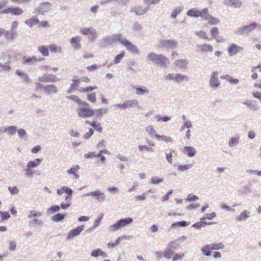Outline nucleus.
<instances>
[{"mask_svg": "<svg viewBox=\"0 0 261 261\" xmlns=\"http://www.w3.org/2000/svg\"><path fill=\"white\" fill-rule=\"evenodd\" d=\"M25 23L29 27H32L33 25L38 24L39 20L37 18L32 17L27 19Z\"/></svg>", "mask_w": 261, "mask_h": 261, "instance_id": "bb28decb", "label": "nucleus"}, {"mask_svg": "<svg viewBox=\"0 0 261 261\" xmlns=\"http://www.w3.org/2000/svg\"><path fill=\"white\" fill-rule=\"evenodd\" d=\"M84 156L86 159H92L98 157L99 155H98V154H97L95 152L92 151L85 154Z\"/></svg>", "mask_w": 261, "mask_h": 261, "instance_id": "864d4df0", "label": "nucleus"}, {"mask_svg": "<svg viewBox=\"0 0 261 261\" xmlns=\"http://www.w3.org/2000/svg\"><path fill=\"white\" fill-rule=\"evenodd\" d=\"M222 79H225L232 84H237L239 83V80L235 79L228 75H224L221 77Z\"/></svg>", "mask_w": 261, "mask_h": 261, "instance_id": "f704fd0d", "label": "nucleus"}, {"mask_svg": "<svg viewBox=\"0 0 261 261\" xmlns=\"http://www.w3.org/2000/svg\"><path fill=\"white\" fill-rule=\"evenodd\" d=\"M64 215L62 214L59 213V214L54 216L52 217L51 219L53 221H54L55 222H58V221H62V220L64 219Z\"/></svg>", "mask_w": 261, "mask_h": 261, "instance_id": "de8ad7c7", "label": "nucleus"}, {"mask_svg": "<svg viewBox=\"0 0 261 261\" xmlns=\"http://www.w3.org/2000/svg\"><path fill=\"white\" fill-rule=\"evenodd\" d=\"M70 43L72 45V46L75 49H79L81 48V46L80 44V41H81V37L76 36L74 37H72L70 39Z\"/></svg>", "mask_w": 261, "mask_h": 261, "instance_id": "2eb2a0df", "label": "nucleus"}, {"mask_svg": "<svg viewBox=\"0 0 261 261\" xmlns=\"http://www.w3.org/2000/svg\"><path fill=\"white\" fill-rule=\"evenodd\" d=\"M246 106L252 110H256L257 109V106L252 103L251 100H248L243 102Z\"/></svg>", "mask_w": 261, "mask_h": 261, "instance_id": "c03bdc74", "label": "nucleus"}, {"mask_svg": "<svg viewBox=\"0 0 261 261\" xmlns=\"http://www.w3.org/2000/svg\"><path fill=\"white\" fill-rule=\"evenodd\" d=\"M239 141V138H231L229 141V146H232L234 144L238 143Z\"/></svg>", "mask_w": 261, "mask_h": 261, "instance_id": "338daca9", "label": "nucleus"}, {"mask_svg": "<svg viewBox=\"0 0 261 261\" xmlns=\"http://www.w3.org/2000/svg\"><path fill=\"white\" fill-rule=\"evenodd\" d=\"M192 167V164H186V165H179L177 167V169L181 171H184L185 170H187L188 169H189Z\"/></svg>", "mask_w": 261, "mask_h": 261, "instance_id": "5fc2aeb1", "label": "nucleus"}, {"mask_svg": "<svg viewBox=\"0 0 261 261\" xmlns=\"http://www.w3.org/2000/svg\"><path fill=\"white\" fill-rule=\"evenodd\" d=\"M217 76L218 72H214L210 81V84L212 87L217 88L219 86L220 82H219Z\"/></svg>", "mask_w": 261, "mask_h": 261, "instance_id": "ddd939ff", "label": "nucleus"}, {"mask_svg": "<svg viewBox=\"0 0 261 261\" xmlns=\"http://www.w3.org/2000/svg\"><path fill=\"white\" fill-rule=\"evenodd\" d=\"M115 40L120 42L121 44L125 46L126 49L134 54L139 53L138 48L128 40L126 39H122L121 35H117L115 37Z\"/></svg>", "mask_w": 261, "mask_h": 261, "instance_id": "f03ea898", "label": "nucleus"}, {"mask_svg": "<svg viewBox=\"0 0 261 261\" xmlns=\"http://www.w3.org/2000/svg\"><path fill=\"white\" fill-rule=\"evenodd\" d=\"M210 245L212 250H220L224 247V245L222 243L212 244Z\"/></svg>", "mask_w": 261, "mask_h": 261, "instance_id": "79ce46f5", "label": "nucleus"}, {"mask_svg": "<svg viewBox=\"0 0 261 261\" xmlns=\"http://www.w3.org/2000/svg\"><path fill=\"white\" fill-rule=\"evenodd\" d=\"M204 13L203 10L202 11H199L196 9H193L189 10L187 12V15L191 17H201L203 18L204 16Z\"/></svg>", "mask_w": 261, "mask_h": 261, "instance_id": "a211bd4d", "label": "nucleus"}, {"mask_svg": "<svg viewBox=\"0 0 261 261\" xmlns=\"http://www.w3.org/2000/svg\"><path fill=\"white\" fill-rule=\"evenodd\" d=\"M87 98L88 101L92 103H95L96 101V96L95 93H91L87 94Z\"/></svg>", "mask_w": 261, "mask_h": 261, "instance_id": "a18cd8bd", "label": "nucleus"}, {"mask_svg": "<svg viewBox=\"0 0 261 261\" xmlns=\"http://www.w3.org/2000/svg\"><path fill=\"white\" fill-rule=\"evenodd\" d=\"M138 102L137 100H128L124 102L122 104H118L116 105L117 108L122 109H126L127 108H133L136 106H138Z\"/></svg>", "mask_w": 261, "mask_h": 261, "instance_id": "0eeeda50", "label": "nucleus"}, {"mask_svg": "<svg viewBox=\"0 0 261 261\" xmlns=\"http://www.w3.org/2000/svg\"><path fill=\"white\" fill-rule=\"evenodd\" d=\"M177 45V42L175 40H163L160 42V47L167 48H174Z\"/></svg>", "mask_w": 261, "mask_h": 261, "instance_id": "9b49d317", "label": "nucleus"}, {"mask_svg": "<svg viewBox=\"0 0 261 261\" xmlns=\"http://www.w3.org/2000/svg\"><path fill=\"white\" fill-rule=\"evenodd\" d=\"M125 55L124 51H121V53L116 56L114 59V62L115 64H118L122 59Z\"/></svg>", "mask_w": 261, "mask_h": 261, "instance_id": "6e6d98bb", "label": "nucleus"}, {"mask_svg": "<svg viewBox=\"0 0 261 261\" xmlns=\"http://www.w3.org/2000/svg\"><path fill=\"white\" fill-rule=\"evenodd\" d=\"M80 79H73L72 80V83L71 84V86L68 90V92L71 93L73 91L75 90L77 87H78L80 84Z\"/></svg>", "mask_w": 261, "mask_h": 261, "instance_id": "393cba45", "label": "nucleus"}, {"mask_svg": "<svg viewBox=\"0 0 261 261\" xmlns=\"http://www.w3.org/2000/svg\"><path fill=\"white\" fill-rule=\"evenodd\" d=\"M68 99H71L74 101L76 102L79 105H82L83 106H88V103L84 101H82L80 98H79L77 96L72 95L68 97Z\"/></svg>", "mask_w": 261, "mask_h": 261, "instance_id": "a878e982", "label": "nucleus"}, {"mask_svg": "<svg viewBox=\"0 0 261 261\" xmlns=\"http://www.w3.org/2000/svg\"><path fill=\"white\" fill-rule=\"evenodd\" d=\"M78 115L83 118L93 116L95 114L94 110L88 108H81L77 110Z\"/></svg>", "mask_w": 261, "mask_h": 261, "instance_id": "20e7f679", "label": "nucleus"}, {"mask_svg": "<svg viewBox=\"0 0 261 261\" xmlns=\"http://www.w3.org/2000/svg\"><path fill=\"white\" fill-rule=\"evenodd\" d=\"M38 61V60L35 57H32L30 58H26L24 57L22 60V63L23 64L33 63Z\"/></svg>", "mask_w": 261, "mask_h": 261, "instance_id": "2f4dec72", "label": "nucleus"}, {"mask_svg": "<svg viewBox=\"0 0 261 261\" xmlns=\"http://www.w3.org/2000/svg\"><path fill=\"white\" fill-rule=\"evenodd\" d=\"M250 214V212H247L246 211H243L241 213V214L238 216L236 219L238 221H242L246 218H247L249 217V215Z\"/></svg>", "mask_w": 261, "mask_h": 261, "instance_id": "c9c22d12", "label": "nucleus"}, {"mask_svg": "<svg viewBox=\"0 0 261 261\" xmlns=\"http://www.w3.org/2000/svg\"><path fill=\"white\" fill-rule=\"evenodd\" d=\"M242 47L237 45L235 44H231L228 48V51L230 55L233 56L242 50Z\"/></svg>", "mask_w": 261, "mask_h": 261, "instance_id": "dca6fc26", "label": "nucleus"}, {"mask_svg": "<svg viewBox=\"0 0 261 261\" xmlns=\"http://www.w3.org/2000/svg\"><path fill=\"white\" fill-rule=\"evenodd\" d=\"M97 87L96 86H89L85 88H82L79 90L81 93H89L93 90H96Z\"/></svg>", "mask_w": 261, "mask_h": 261, "instance_id": "a19ab883", "label": "nucleus"}, {"mask_svg": "<svg viewBox=\"0 0 261 261\" xmlns=\"http://www.w3.org/2000/svg\"><path fill=\"white\" fill-rule=\"evenodd\" d=\"M84 226L83 225H81L77 227L76 228L71 230L68 233L66 239L67 240H71L73 239L74 237L77 236L79 235L81 232L84 230Z\"/></svg>", "mask_w": 261, "mask_h": 261, "instance_id": "9d476101", "label": "nucleus"}, {"mask_svg": "<svg viewBox=\"0 0 261 261\" xmlns=\"http://www.w3.org/2000/svg\"><path fill=\"white\" fill-rule=\"evenodd\" d=\"M121 240V237H119L117 238L116 241L114 243H109L108 244V247L109 248H113L116 247L117 245H118L119 243L120 242V241Z\"/></svg>", "mask_w": 261, "mask_h": 261, "instance_id": "4d7b16f0", "label": "nucleus"}, {"mask_svg": "<svg viewBox=\"0 0 261 261\" xmlns=\"http://www.w3.org/2000/svg\"><path fill=\"white\" fill-rule=\"evenodd\" d=\"M60 209V207L58 205H53L51 206L48 209V212H50L51 213H55L58 212Z\"/></svg>", "mask_w": 261, "mask_h": 261, "instance_id": "69168bd1", "label": "nucleus"}, {"mask_svg": "<svg viewBox=\"0 0 261 261\" xmlns=\"http://www.w3.org/2000/svg\"><path fill=\"white\" fill-rule=\"evenodd\" d=\"M199 48L202 53H211L213 51V46L209 44L200 45Z\"/></svg>", "mask_w": 261, "mask_h": 261, "instance_id": "6ab92c4d", "label": "nucleus"}, {"mask_svg": "<svg viewBox=\"0 0 261 261\" xmlns=\"http://www.w3.org/2000/svg\"><path fill=\"white\" fill-rule=\"evenodd\" d=\"M42 162V159H37L33 161H30L27 164V167L34 168L36 167Z\"/></svg>", "mask_w": 261, "mask_h": 261, "instance_id": "473e14b6", "label": "nucleus"}, {"mask_svg": "<svg viewBox=\"0 0 261 261\" xmlns=\"http://www.w3.org/2000/svg\"><path fill=\"white\" fill-rule=\"evenodd\" d=\"M133 222L132 218H126L122 219L112 225L110 227L111 231H116L122 227H124Z\"/></svg>", "mask_w": 261, "mask_h": 261, "instance_id": "7ed1b4c3", "label": "nucleus"}, {"mask_svg": "<svg viewBox=\"0 0 261 261\" xmlns=\"http://www.w3.org/2000/svg\"><path fill=\"white\" fill-rule=\"evenodd\" d=\"M227 6L239 8L241 6V2L240 0H228L226 2Z\"/></svg>", "mask_w": 261, "mask_h": 261, "instance_id": "4be33fe9", "label": "nucleus"}, {"mask_svg": "<svg viewBox=\"0 0 261 261\" xmlns=\"http://www.w3.org/2000/svg\"><path fill=\"white\" fill-rule=\"evenodd\" d=\"M147 10L141 6H136L132 9L131 12L135 13L137 15H141L145 13Z\"/></svg>", "mask_w": 261, "mask_h": 261, "instance_id": "aec40b11", "label": "nucleus"}, {"mask_svg": "<svg viewBox=\"0 0 261 261\" xmlns=\"http://www.w3.org/2000/svg\"><path fill=\"white\" fill-rule=\"evenodd\" d=\"M188 225V223L185 221H182L178 222H175L172 224V227L180 226V227H185Z\"/></svg>", "mask_w": 261, "mask_h": 261, "instance_id": "3c124183", "label": "nucleus"}, {"mask_svg": "<svg viewBox=\"0 0 261 261\" xmlns=\"http://www.w3.org/2000/svg\"><path fill=\"white\" fill-rule=\"evenodd\" d=\"M1 70L3 71H10L11 69L10 62H6L4 64L0 63Z\"/></svg>", "mask_w": 261, "mask_h": 261, "instance_id": "49530a36", "label": "nucleus"}, {"mask_svg": "<svg viewBox=\"0 0 261 261\" xmlns=\"http://www.w3.org/2000/svg\"><path fill=\"white\" fill-rule=\"evenodd\" d=\"M87 123H88L90 125H91L94 129L99 133H101L102 130V127L101 126V124L100 123L98 122L97 121H93L91 122L89 121H87Z\"/></svg>", "mask_w": 261, "mask_h": 261, "instance_id": "b1692460", "label": "nucleus"}, {"mask_svg": "<svg viewBox=\"0 0 261 261\" xmlns=\"http://www.w3.org/2000/svg\"><path fill=\"white\" fill-rule=\"evenodd\" d=\"M149 60L158 65L165 67L168 63V59L162 54H156L154 53L149 54L148 56Z\"/></svg>", "mask_w": 261, "mask_h": 261, "instance_id": "f257e3e1", "label": "nucleus"}, {"mask_svg": "<svg viewBox=\"0 0 261 261\" xmlns=\"http://www.w3.org/2000/svg\"><path fill=\"white\" fill-rule=\"evenodd\" d=\"M39 52L44 56L47 57L49 55L48 48L45 46H40L38 48Z\"/></svg>", "mask_w": 261, "mask_h": 261, "instance_id": "e433bc0d", "label": "nucleus"}, {"mask_svg": "<svg viewBox=\"0 0 261 261\" xmlns=\"http://www.w3.org/2000/svg\"><path fill=\"white\" fill-rule=\"evenodd\" d=\"M146 132L149 134L150 136L155 135L156 132L153 128L152 126H148L146 128Z\"/></svg>", "mask_w": 261, "mask_h": 261, "instance_id": "bf43d9fd", "label": "nucleus"}, {"mask_svg": "<svg viewBox=\"0 0 261 261\" xmlns=\"http://www.w3.org/2000/svg\"><path fill=\"white\" fill-rule=\"evenodd\" d=\"M39 80L42 82H54L56 81V77L54 76L44 75L40 77Z\"/></svg>", "mask_w": 261, "mask_h": 261, "instance_id": "7c9ffc66", "label": "nucleus"}, {"mask_svg": "<svg viewBox=\"0 0 261 261\" xmlns=\"http://www.w3.org/2000/svg\"><path fill=\"white\" fill-rule=\"evenodd\" d=\"M164 181L163 178H159L158 177H153L151 178L150 183L153 185H157L162 182Z\"/></svg>", "mask_w": 261, "mask_h": 261, "instance_id": "09e8293b", "label": "nucleus"}, {"mask_svg": "<svg viewBox=\"0 0 261 261\" xmlns=\"http://www.w3.org/2000/svg\"><path fill=\"white\" fill-rule=\"evenodd\" d=\"M197 35H198L200 38L204 39H207V36L205 32L203 31H200L196 33Z\"/></svg>", "mask_w": 261, "mask_h": 261, "instance_id": "0e129e2a", "label": "nucleus"}, {"mask_svg": "<svg viewBox=\"0 0 261 261\" xmlns=\"http://www.w3.org/2000/svg\"><path fill=\"white\" fill-rule=\"evenodd\" d=\"M49 49L51 53H58L62 51V48L59 46H57L56 45L51 44L49 46Z\"/></svg>", "mask_w": 261, "mask_h": 261, "instance_id": "4c0bfd02", "label": "nucleus"}, {"mask_svg": "<svg viewBox=\"0 0 261 261\" xmlns=\"http://www.w3.org/2000/svg\"><path fill=\"white\" fill-rule=\"evenodd\" d=\"M81 33L84 35H87L91 40H93L96 37L95 30L92 28H84L81 29Z\"/></svg>", "mask_w": 261, "mask_h": 261, "instance_id": "6e6552de", "label": "nucleus"}, {"mask_svg": "<svg viewBox=\"0 0 261 261\" xmlns=\"http://www.w3.org/2000/svg\"><path fill=\"white\" fill-rule=\"evenodd\" d=\"M6 39L8 40H13L15 38V36L16 33L15 30H10V31H5L4 34Z\"/></svg>", "mask_w": 261, "mask_h": 261, "instance_id": "5701e85b", "label": "nucleus"}, {"mask_svg": "<svg viewBox=\"0 0 261 261\" xmlns=\"http://www.w3.org/2000/svg\"><path fill=\"white\" fill-rule=\"evenodd\" d=\"M80 167L79 165H75L72 167L70 169L68 170L67 173L70 174L74 175L76 178H79V176L76 174V172L79 170Z\"/></svg>", "mask_w": 261, "mask_h": 261, "instance_id": "72a5a7b5", "label": "nucleus"}, {"mask_svg": "<svg viewBox=\"0 0 261 261\" xmlns=\"http://www.w3.org/2000/svg\"><path fill=\"white\" fill-rule=\"evenodd\" d=\"M203 12L204 14L203 18L204 20H207L209 24L211 25H214L217 24L219 22V20L218 18L213 17L208 14L207 9H203Z\"/></svg>", "mask_w": 261, "mask_h": 261, "instance_id": "1a4fd4ad", "label": "nucleus"}, {"mask_svg": "<svg viewBox=\"0 0 261 261\" xmlns=\"http://www.w3.org/2000/svg\"><path fill=\"white\" fill-rule=\"evenodd\" d=\"M0 215L2 220H5L10 217V215L8 212H0Z\"/></svg>", "mask_w": 261, "mask_h": 261, "instance_id": "13d9d810", "label": "nucleus"}, {"mask_svg": "<svg viewBox=\"0 0 261 261\" xmlns=\"http://www.w3.org/2000/svg\"><path fill=\"white\" fill-rule=\"evenodd\" d=\"M181 11L180 8H176L174 10L173 12L171 14V16L173 18H175L178 14H179Z\"/></svg>", "mask_w": 261, "mask_h": 261, "instance_id": "774afa93", "label": "nucleus"}, {"mask_svg": "<svg viewBox=\"0 0 261 261\" xmlns=\"http://www.w3.org/2000/svg\"><path fill=\"white\" fill-rule=\"evenodd\" d=\"M211 34L212 37L215 39L218 42H221L224 41V39L221 37L219 36V31L218 28L217 27H213L211 29Z\"/></svg>", "mask_w": 261, "mask_h": 261, "instance_id": "f8f14e48", "label": "nucleus"}, {"mask_svg": "<svg viewBox=\"0 0 261 261\" xmlns=\"http://www.w3.org/2000/svg\"><path fill=\"white\" fill-rule=\"evenodd\" d=\"M136 90V93L138 95H143L149 92L146 88L142 89L141 88H134Z\"/></svg>", "mask_w": 261, "mask_h": 261, "instance_id": "603ef678", "label": "nucleus"}, {"mask_svg": "<svg viewBox=\"0 0 261 261\" xmlns=\"http://www.w3.org/2000/svg\"><path fill=\"white\" fill-rule=\"evenodd\" d=\"M50 4L49 3H42L40 6V11L43 12H47L49 10Z\"/></svg>", "mask_w": 261, "mask_h": 261, "instance_id": "37998d69", "label": "nucleus"}, {"mask_svg": "<svg viewBox=\"0 0 261 261\" xmlns=\"http://www.w3.org/2000/svg\"><path fill=\"white\" fill-rule=\"evenodd\" d=\"M23 11L22 9L19 7H8L3 11H2L1 14H9L11 13L13 15H19L22 14Z\"/></svg>", "mask_w": 261, "mask_h": 261, "instance_id": "423d86ee", "label": "nucleus"}, {"mask_svg": "<svg viewBox=\"0 0 261 261\" xmlns=\"http://www.w3.org/2000/svg\"><path fill=\"white\" fill-rule=\"evenodd\" d=\"M184 150L187 155L190 157L194 156L196 152V149L190 146H185Z\"/></svg>", "mask_w": 261, "mask_h": 261, "instance_id": "c85d7f7f", "label": "nucleus"}, {"mask_svg": "<svg viewBox=\"0 0 261 261\" xmlns=\"http://www.w3.org/2000/svg\"><path fill=\"white\" fill-rule=\"evenodd\" d=\"M174 65L176 67L180 68L185 69L186 68L187 65V61L186 59H179L177 60L175 63Z\"/></svg>", "mask_w": 261, "mask_h": 261, "instance_id": "412c9836", "label": "nucleus"}, {"mask_svg": "<svg viewBox=\"0 0 261 261\" xmlns=\"http://www.w3.org/2000/svg\"><path fill=\"white\" fill-rule=\"evenodd\" d=\"M256 27L257 24L255 22H252L249 25L243 27L240 29V31L242 33H248L254 30Z\"/></svg>", "mask_w": 261, "mask_h": 261, "instance_id": "f3484780", "label": "nucleus"}, {"mask_svg": "<svg viewBox=\"0 0 261 261\" xmlns=\"http://www.w3.org/2000/svg\"><path fill=\"white\" fill-rule=\"evenodd\" d=\"M87 195L96 197V199L99 201H103L105 198L104 193H102L99 190L87 193Z\"/></svg>", "mask_w": 261, "mask_h": 261, "instance_id": "4468645a", "label": "nucleus"}, {"mask_svg": "<svg viewBox=\"0 0 261 261\" xmlns=\"http://www.w3.org/2000/svg\"><path fill=\"white\" fill-rule=\"evenodd\" d=\"M139 149L141 151L144 150L147 151H153V149L151 147H149L146 145H139Z\"/></svg>", "mask_w": 261, "mask_h": 261, "instance_id": "e2e57ef3", "label": "nucleus"}, {"mask_svg": "<svg viewBox=\"0 0 261 261\" xmlns=\"http://www.w3.org/2000/svg\"><path fill=\"white\" fill-rule=\"evenodd\" d=\"M174 254L173 251L170 249H167L164 252V257L167 259L171 258Z\"/></svg>", "mask_w": 261, "mask_h": 261, "instance_id": "ea45409f", "label": "nucleus"}, {"mask_svg": "<svg viewBox=\"0 0 261 261\" xmlns=\"http://www.w3.org/2000/svg\"><path fill=\"white\" fill-rule=\"evenodd\" d=\"M186 78V76H184L180 74H177L175 75V81L177 82H181Z\"/></svg>", "mask_w": 261, "mask_h": 261, "instance_id": "052dcab7", "label": "nucleus"}, {"mask_svg": "<svg viewBox=\"0 0 261 261\" xmlns=\"http://www.w3.org/2000/svg\"><path fill=\"white\" fill-rule=\"evenodd\" d=\"M6 132L10 135H14L17 130L16 127L14 126H10L8 127H6Z\"/></svg>", "mask_w": 261, "mask_h": 261, "instance_id": "8fccbe9b", "label": "nucleus"}, {"mask_svg": "<svg viewBox=\"0 0 261 261\" xmlns=\"http://www.w3.org/2000/svg\"><path fill=\"white\" fill-rule=\"evenodd\" d=\"M155 137L159 140L163 141L166 143H171L172 142L173 140L172 138L169 136H167L165 135H155Z\"/></svg>", "mask_w": 261, "mask_h": 261, "instance_id": "cd10ccee", "label": "nucleus"}, {"mask_svg": "<svg viewBox=\"0 0 261 261\" xmlns=\"http://www.w3.org/2000/svg\"><path fill=\"white\" fill-rule=\"evenodd\" d=\"M212 250L211 247L210 245H205L204 246L202 249L201 251L203 254H204L206 256H210L211 253L210 251Z\"/></svg>", "mask_w": 261, "mask_h": 261, "instance_id": "58836bf2", "label": "nucleus"}, {"mask_svg": "<svg viewBox=\"0 0 261 261\" xmlns=\"http://www.w3.org/2000/svg\"><path fill=\"white\" fill-rule=\"evenodd\" d=\"M57 193L59 195H62L66 194L65 199L66 201L71 200L73 191L72 190L66 186H62L60 189H57Z\"/></svg>", "mask_w": 261, "mask_h": 261, "instance_id": "39448f33", "label": "nucleus"}, {"mask_svg": "<svg viewBox=\"0 0 261 261\" xmlns=\"http://www.w3.org/2000/svg\"><path fill=\"white\" fill-rule=\"evenodd\" d=\"M91 255L93 257H97L99 255L106 257L107 256V254L104 251H102L101 249H98L93 250L91 252Z\"/></svg>", "mask_w": 261, "mask_h": 261, "instance_id": "c756f323", "label": "nucleus"}, {"mask_svg": "<svg viewBox=\"0 0 261 261\" xmlns=\"http://www.w3.org/2000/svg\"><path fill=\"white\" fill-rule=\"evenodd\" d=\"M42 215L41 213L39 212H37L35 211H31L30 213V215L28 216L29 218H32L35 217H39Z\"/></svg>", "mask_w": 261, "mask_h": 261, "instance_id": "680f3d73", "label": "nucleus"}]
</instances>
